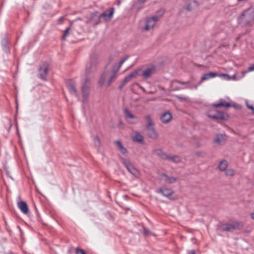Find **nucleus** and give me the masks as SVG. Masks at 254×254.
<instances>
[{"mask_svg":"<svg viewBox=\"0 0 254 254\" xmlns=\"http://www.w3.org/2000/svg\"><path fill=\"white\" fill-rule=\"evenodd\" d=\"M97 57L94 55L91 57L90 61L87 64L85 70V77L82 80L81 92L82 97V103H87L89 95L90 80L88 75L94 71L97 64Z\"/></svg>","mask_w":254,"mask_h":254,"instance_id":"1","label":"nucleus"},{"mask_svg":"<svg viewBox=\"0 0 254 254\" xmlns=\"http://www.w3.org/2000/svg\"><path fill=\"white\" fill-rule=\"evenodd\" d=\"M164 13V10L161 9L158 10L154 15L147 17L145 20V25L144 29L148 31L153 28L157 22L161 18Z\"/></svg>","mask_w":254,"mask_h":254,"instance_id":"2","label":"nucleus"},{"mask_svg":"<svg viewBox=\"0 0 254 254\" xmlns=\"http://www.w3.org/2000/svg\"><path fill=\"white\" fill-rule=\"evenodd\" d=\"M242 22L245 24L254 20V8L250 7L245 10L240 17Z\"/></svg>","mask_w":254,"mask_h":254,"instance_id":"3","label":"nucleus"},{"mask_svg":"<svg viewBox=\"0 0 254 254\" xmlns=\"http://www.w3.org/2000/svg\"><path fill=\"white\" fill-rule=\"evenodd\" d=\"M128 58V56H126L120 62L118 68L115 69H113L112 70H110L108 74H107V76L109 77V79L108 80V86H109L110 84L112 82V81L115 79L116 77V73L118 71L120 68L122 66V65L124 64V63L127 60Z\"/></svg>","mask_w":254,"mask_h":254,"instance_id":"4","label":"nucleus"},{"mask_svg":"<svg viewBox=\"0 0 254 254\" xmlns=\"http://www.w3.org/2000/svg\"><path fill=\"white\" fill-rule=\"evenodd\" d=\"M120 160L123 164L126 167L127 169L133 175H136L137 174V170L134 167L130 161L124 157H121Z\"/></svg>","mask_w":254,"mask_h":254,"instance_id":"5","label":"nucleus"},{"mask_svg":"<svg viewBox=\"0 0 254 254\" xmlns=\"http://www.w3.org/2000/svg\"><path fill=\"white\" fill-rule=\"evenodd\" d=\"M243 225L239 222H233L230 223H226L223 225L222 229L224 231L231 232L234 230L239 229L242 227Z\"/></svg>","mask_w":254,"mask_h":254,"instance_id":"6","label":"nucleus"},{"mask_svg":"<svg viewBox=\"0 0 254 254\" xmlns=\"http://www.w3.org/2000/svg\"><path fill=\"white\" fill-rule=\"evenodd\" d=\"M114 13V8L111 7L102 14H100V16H101V18L102 17L105 21H109L112 18Z\"/></svg>","mask_w":254,"mask_h":254,"instance_id":"7","label":"nucleus"},{"mask_svg":"<svg viewBox=\"0 0 254 254\" xmlns=\"http://www.w3.org/2000/svg\"><path fill=\"white\" fill-rule=\"evenodd\" d=\"M100 18L101 16H100V14L98 12L92 13L88 18L87 22L90 23L93 25H96L100 22Z\"/></svg>","mask_w":254,"mask_h":254,"instance_id":"8","label":"nucleus"},{"mask_svg":"<svg viewBox=\"0 0 254 254\" xmlns=\"http://www.w3.org/2000/svg\"><path fill=\"white\" fill-rule=\"evenodd\" d=\"M155 72V68L151 66L143 70L141 76L145 79H147L151 76Z\"/></svg>","mask_w":254,"mask_h":254,"instance_id":"9","label":"nucleus"},{"mask_svg":"<svg viewBox=\"0 0 254 254\" xmlns=\"http://www.w3.org/2000/svg\"><path fill=\"white\" fill-rule=\"evenodd\" d=\"M159 179L168 184H172L177 181V178L168 176L164 173H162L159 175Z\"/></svg>","mask_w":254,"mask_h":254,"instance_id":"10","label":"nucleus"},{"mask_svg":"<svg viewBox=\"0 0 254 254\" xmlns=\"http://www.w3.org/2000/svg\"><path fill=\"white\" fill-rule=\"evenodd\" d=\"M48 64L47 63H44L39 68L40 77L44 80L46 79V76L48 73Z\"/></svg>","mask_w":254,"mask_h":254,"instance_id":"11","label":"nucleus"},{"mask_svg":"<svg viewBox=\"0 0 254 254\" xmlns=\"http://www.w3.org/2000/svg\"><path fill=\"white\" fill-rule=\"evenodd\" d=\"M172 116L169 112H165L160 116V120L163 123L166 124L169 123L172 119Z\"/></svg>","mask_w":254,"mask_h":254,"instance_id":"12","label":"nucleus"},{"mask_svg":"<svg viewBox=\"0 0 254 254\" xmlns=\"http://www.w3.org/2000/svg\"><path fill=\"white\" fill-rule=\"evenodd\" d=\"M146 129L147 135L151 138L156 140L158 137V134L157 131L155 130L154 127L149 128Z\"/></svg>","mask_w":254,"mask_h":254,"instance_id":"13","label":"nucleus"},{"mask_svg":"<svg viewBox=\"0 0 254 254\" xmlns=\"http://www.w3.org/2000/svg\"><path fill=\"white\" fill-rule=\"evenodd\" d=\"M125 116L127 122L131 124H134L136 122L134 121L135 119V116L132 114L129 110L125 109L124 111Z\"/></svg>","mask_w":254,"mask_h":254,"instance_id":"14","label":"nucleus"},{"mask_svg":"<svg viewBox=\"0 0 254 254\" xmlns=\"http://www.w3.org/2000/svg\"><path fill=\"white\" fill-rule=\"evenodd\" d=\"M110 71H106L103 74L101 75V78L99 81V84L100 86H102L103 84H107L108 85V80L109 79V77L107 76V74H109Z\"/></svg>","mask_w":254,"mask_h":254,"instance_id":"15","label":"nucleus"},{"mask_svg":"<svg viewBox=\"0 0 254 254\" xmlns=\"http://www.w3.org/2000/svg\"><path fill=\"white\" fill-rule=\"evenodd\" d=\"M117 149L124 155H126L127 153V149L123 146L120 141L117 140L115 142Z\"/></svg>","mask_w":254,"mask_h":254,"instance_id":"16","label":"nucleus"},{"mask_svg":"<svg viewBox=\"0 0 254 254\" xmlns=\"http://www.w3.org/2000/svg\"><path fill=\"white\" fill-rule=\"evenodd\" d=\"M18 206L20 210L25 214L28 213L29 209L27 204L24 201H20L18 203Z\"/></svg>","mask_w":254,"mask_h":254,"instance_id":"17","label":"nucleus"},{"mask_svg":"<svg viewBox=\"0 0 254 254\" xmlns=\"http://www.w3.org/2000/svg\"><path fill=\"white\" fill-rule=\"evenodd\" d=\"M209 117L213 119L226 120L228 118V116L226 114H224L221 112H218L215 115H209Z\"/></svg>","mask_w":254,"mask_h":254,"instance_id":"18","label":"nucleus"},{"mask_svg":"<svg viewBox=\"0 0 254 254\" xmlns=\"http://www.w3.org/2000/svg\"><path fill=\"white\" fill-rule=\"evenodd\" d=\"M158 192L167 197H170L173 193L171 189L166 188L161 189L158 190Z\"/></svg>","mask_w":254,"mask_h":254,"instance_id":"19","label":"nucleus"},{"mask_svg":"<svg viewBox=\"0 0 254 254\" xmlns=\"http://www.w3.org/2000/svg\"><path fill=\"white\" fill-rule=\"evenodd\" d=\"M137 75V71H134L132 72H131L130 74H129L127 76L123 82V85H124L125 84H126L127 82L129 81L131 79L135 77Z\"/></svg>","mask_w":254,"mask_h":254,"instance_id":"20","label":"nucleus"},{"mask_svg":"<svg viewBox=\"0 0 254 254\" xmlns=\"http://www.w3.org/2000/svg\"><path fill=\"white\" fill-rule=\"evenodd\" d=\"M67 88L69 92L73 95H76V88L75 83L72 81H69L67 84Z\"/></svg>","mask_w":254,"mask_h":254,"instance_id":"21","label":"nucleus"},{"mask_svg":"<svg viewBox=\"0 0 254 254\" xmlns=\"http://www.w3.org/2000/svg\"><path fill=\"white\" fill-rule=\"evenodd\" d=\"M226 139V135L225 134H218L214 139V142L220 144Z\"/></svg>","mask_w":254,"mask_h":254,"instance_id":"22","label":"nucleus"},{"mask_svg":"<svg viewBox=\"0 0 254 254\" xmlns=\"http://www.w3.org/2000/svg\"><path fill=\"white\" fill-rule=\"evenodd\" d=\"M145 119L146 123V129L154 127V123L151 117L149 116H146Z\"/></svg>","mask_w":254,"mask_h":254,"instance_id":"23","label":"nucleus"},{"mask_svg":"<svg viewBox=\"0 0 254 254\" xmlns=\"http://www.w3.org/2000/svg\"><path fill=\"white\" fill-rule=\"evenodd\" d=\"M198 7V3L196 0H192L187 5L186 8L188 10L195 9Z\"/></svg>","mask_w":254,"mask_h":254,"instance_id":"24","label":"nucleus"},{"mask_svg":"<svg viewBox=\"0 0 254 254\" xmlns=\"http://www.w3.org/2000/svg\"><path fill=\"white\" fill-rule=\"evenodd\" d=\"M132 139L134 141L141 143L143 142V137L140 133L136 132L133 136Z\"/></svg>","mask_w":254,"mask_h":254,"instance_id":"25","label":"nucleus"},{"mask_svg":"<svg viewBox=\"0 0 254 254\" xmlns=\"http://www.w3.org/2000/svg\"><path fill=\"white\" fill-rule=\"evenodd\" d=\"M213 106L215 107H220L222 106L225 107H230L231 106L230 104L225 102V101H221L220 103L213 104Z\"/></svg>","mask_w":254,"mask_h":254,"instance_id":"26","label":"nucleus"},{"mask_svg":"<svg viewBox=\"0 0 254 254\" xmlns=\"http://www.w3.org/2000/svg\"><path fill=\"white\" fill-rule=\"evenodd\" d=\"M228 163L226 160L222 161L219 164V168L221 171H225L227 167Z\"/></svg>","mask_w":254,"mask_h":254,"instance_id":"27","label":"nucleus"},{"mask_svg":"<svg viewBox=\"0 0 254 254\" xmlns=\"http://www.w3.org/2000/svg\"><path fill=\"white\" fill-rule=\"evenodd\" d=\"M168 160L170 161L174 162L175 163H178L181 161V159L179 157L177 156H169L168 158Z\"/></svg>","mask_w":254,"mask_h":254,"instance_id":"28","label":"nucleus"},{"mask_svg":"<svg viewBox=\"0 0 254 254\" xmlns=\"http://www.w3.org/2000/svg\"><path fill=\"white\" fill-rule=\"evenodd\" d=\"M157 154L163 159H168L169 157V156L160 150L157 151Z\"/></svg>","mask_w":254,"mask_h":254,"instance_id":"29","label":"nucleus"},{"mask_svg":"<svg viewBox=\"0 0 254 254\" xmlns=\"http://www.w3.org/2000/svg\"><path fill=\"white\" fill-rule=\"evenodd\" d=\"M235 174V171L233 169H230L226 171L225 174L228 176H232Z\"/></svg>","mask_w":254,"mask_h":254,"instance_id":"30","label":"nucleus"},{"mask_svg":"<svg viewBox=\"0 0 254 254\" xmlns=\"http://www.w3.org/2000/svg\"><path fill=\"white\" fill-rule=\"evenodd\" d=\"M94 143L96 146H97V147L100 146L101 143H100V139L98 136L94 137Z\"/></svg>","mask_w":254,"mask_h":254,"instance_id":"31","label":"nucleus"},{"mask_svg":"<svg viewBox=\"0 0 254 254\" xmlns=\"http://www.w3.org/2000/svg\"><path fill=\"white\" fill-rule=\"evenodd\" d=\"M70 30V27H69L67 28L66 29V30H65L64 34L63 36V39L64 40L65 39V38L68 35Z\"/></svg>","mask_w":254,"mask_h":254,"instance_id":"32","label":"nucleus"},{"mask_svg":"<svg viewBox=\"0 0 254 254\" xmlns=\"http://www.w3.org/2000/svg\"><path fill=\"white\" fill-rule=\"evenodd\" d=\"M210 78V76H209V74L208 73H206L205 74H204L202 77H201V80L202 81H204V80H207L208 79Z\"/></svg>","mask_w":254,"mask_h":254,"instance_id":"33","label":"nucleus"},{"mask_svg":"<svg viewBox=\"0 0 254 254\" xmlns=\"http://www.w3.org/2000/svg\"><path fill=\"white\" fill-rule=\"evenodd\" d=\"M143 234L145 236H148L150 234H151V232L149 230L144 229L143 231Z\"/></svg>","mask_w":254,"mask_h":254,"instance_id":"34","label":"nucleus"},{"mask_svg":"<svg viewBox=\"0 0 254 254\" xmlns=\"http://www.w3.org/2000/svg\"><path fill=\"white\" fill-rule=\"evenodd\" d=\"M76 254H86L83 250L81 249H76Z\"/></svg>","mask_w":254,"mask_h":254,"instance_id":"35","label":"nucleus"},{"mask_svg":"<svg viewBox=\"0 0 254 254\" xmlns=\"http://www.w3.org/2000/svg\"><path fill=\"white\" fill-rule=\"evenodd\" d=\"M208 74H209V76H210V78H211V77H214L216 76H217V74L215 73H214V72H209L208 73Z\"/></svg>","mask_w":254,"mask_h":254,"instance_id":"36","label":"nucleus"},{"mask_svg":"<svg viewBox=\"0 0 254 254\" xmlns=\"http://www.w3.org/2000/svg\"><path fill=\"white\" fill-rule=\"evenodd\" d=\"M177 98L180 100H187L188 98L185 97L177 96Z\"/></svg>","mask_w":254,"mask_h":254,"instance_id":"37","label":"nucleus"},{"mask_svg":"<svg viewBox=\"0 0 254 254\" xmlns=\"http://www.w3.org/2000/svg\"><path fill=\"white\" fill-rule=\"evenodd\" d=\"M221 76L224 77L225 79L229 80L230 79L229 76L227 74H222L220 75Z\"/></svg>","mask_w":254,"mask_h":254,"instance_id":"38","label":"nucleus"},{"mask_svg":"<svg viewBox=\"0 0 254 254\" xmlns=\"http://www.w3.org/2000/svg\"><path fill=\"white\" fill-rule=\"evenodd\" d=\"M3 50L6 53H8L9 51V48L6 46L3 47Z\"/></svg>","mask_w":254,"mask_h":254,"instance_id":"39","label":"nucleus"},{"mask_svg":"<svg viewBox=\"0 0 254 254\" xmlns=\"http://www.w3.org/2000/svg\"><path fill=\"white\" fill-rule=\"evenodd\" d=\"M254 70V65L250 67L249 68H248V71H253Z\"/></svg>","mask_w":254,"mask_h":254,"instance_id":"40","label":"nucleus"},{"mask_svg":"<svg viewBox=\"0 0 254 254\" xmlns=\"http://www.w3.org/2000/svg\"><path fill=\"white\" fill-rule=\"evenodd\" d=\"M147 0H138V2L140 4H142L146 1Z\"/></svg>","mask_w":254,"mask_h":254,"instance_id":"41","label":"nucleus"},{"mask_svg":"<svg viewBox=\"0 0 254 254\" xmlns=\"http://www.w3.org/2000/svg\"><path fill=\"white\" fill-rule=\"evenodd\" d=\"M247 107L249 109H251L252 110H254V108L252 106L247 105Z\"/></svg>","mask_w":254,"mask_h":254,"instance_id":"42","label":"nucleus"},{"mask_svg":"<svg viewBox=\"0 0 254 254\" xmlns=\"http://www.w3.org/2000/svg\"><path fill=\"white\" fill-rule=\"evenodd\" d=\"M251 218L254 220V212L251 213Z\"/></svg>","mask_w":254,"mask_h":254,"instance_id":"43","label":"nucleus"},{"mask_svg":"<svg viewBox=\"0 0 254 254\" xmlns=\"http://www.w3.org/2000/svg\"><path fill=\"white\" fill-rule=\"evenodd\" d=\"M189 254H195L194 251H191L189 253Z\"/></svg>","mask_w":254,"mask_h":254,"instance_id":"44","label":"nucleus"},{"mask_svg":"<svg viewBox=\"0 0 254 254\" xmlns=\"http://www.w3.org/2000/svg\"><path fill=\"white\" fill-rule=\"evenodd\" d=\"M233 78L234 80H237V79H236V77L235 75H234V76H233V78Z\"/></svg>","mask_w":254,"mask_h":254,"instance_id":"45","label":"nucleus"},{"mask_svg":"<svg viewBox=\"0 0 254 254\" xmlns=\"http://www.w3.org/2000/svg\"><path fill=\"white\" fill-rule=\"evenodd\" d=\"M60 21H63L64 20V18L63 17H61L59 19Z\"/></svg>","mask_w":254,"mask_h":254,"instance_id":"46","label":"nucleus"},{"mask_svg":"<svg viewBox=\"0 0 254 254\" xmlns=\"http://www.w3.org/2000/svg\"><path fill=\"white\" fill-rule=\"evenodd\" d=\"M247 71H245V72H243V73H242V74H243V76H244L245 75V74L246 73H247Z\"/></svg>","mask_w":254,"mask_h":254,"instance_id":"47","label":"nucleus"},{"mask_svg":"<svg viewBox=\"0 0 254 254\" xmlns=\"http://www.w3.org/2000/svg\"><path fill=\"white\" fill-rule=\"evenodd\" d=\"M189 81H187L186 82H185V83H189Z\"/></svg>","mask_w":254,"mask_h":254,"instance_id":"48","label":"nucleus"}]
</instances>
